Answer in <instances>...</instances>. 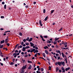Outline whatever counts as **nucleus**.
Segmentation results:
<instances>
[{
  "mask_svg": "<svg viewBox=\"0 0 73 73\" xmlns=\"http://www.w3.org/2000/svg\"><path fill=\"white\" fill-rule=\"evenodd\" d=\"M6 7H7V5H5L4 6V7L5 9H6Z\"/></svg>",
  "mask_w": 73,
  "mask_h": 73,
  "instance_id": "41",
  "label": "nucleus"
},
{
  "mask_svg": "<svg viewBox=\"0 0 73 73\" xmlns=\"http://www.w3.org/2000/svg\"><path fill=\"white\" fill-rule=\"evenodd\" d=\"M8 40V39H5V43H7Z\"/></svg>",
  "mask_w": 73,
  "mask_h": 73,
  "instance_id": "15",
  "label": "nucleus"
},
{
  "mask_svg": "<svg viewBox=\"0 0 73 73\" xmlns=\"http://www.w3.org/2000/svg\"><path fill=\"white\" fill-rule=\"evenodd\" d=\"M40 70L42 72H43L44 71V68H40Z\"/></svg>",
  "mask_w": 73,
  "mask_h": 73,
  "instance_id": "29",
  "label": "nucleus"
},
{
  "mask_svg": "<svg viewBox=\"0 0 73 73\" xmlns=\"http://www.w3.org/2000/svg\"><path fill=\"white\" fill-rule=\"evenodd\" d=\"M39 58H42V59H43V60H45V61H46V60H45V59L43 57H40Z\"/></svg>",
  "mask_w": 73,
  "mask_h": 73,
  "instance_id": "20",
  "label": "nucleus"
},
{
  "mask_svg": "<svg viewBox=\"0 0 73 73\" xmlns=\"http://www.w3.org/2000/svg\"><path fill=\"white\" fill-rule=\"evenodd\" d=\"M6 45H7V46H9L10 44L9 43H6Z\"/></svg>",
  "mask_w": 73,
  "mask_h": 73,
  "instance_id": "34",
  "label": "nucleus"
},
{
  "mask_svg": "<svg viewBox=\"0 0 73 73\" xmlns=\"http://www.w3.org/2000/svg\"><path fill=\"white\" fill-rule=\"evenodd\" d=\"M47 42L48 43H51V41H47Z\"/></svg>",
  "mask_w": 73,
  "mask_h": 73,
  "instance_id": "48",
  "label": "nucleus"
},
{
  "mask_svg": "<svg viewBox=\"0 0 73 73\" xmlns=\"http://www.w3.org/2000/svg\"><path fill=\"white\" fill-rule=\"evenodd\" d=\"M25 8H28L29 7H28V5H27L25 6Z\"/></svg>",
  "mask_w": 73,
  "mask_h": 73,
  "instance_id": "50",
  "label": "nucleus"
},
{
  "mask_svg": "<svg viewBox=\"0 0 73 73\" xmlns=\"http://www.w3.org/2000/svg\"><path fill=\"white\" fill-rule=\"evenodd\" d=\"M37 73H41V72L40 71H36Z\"/></svg>",
  "mask_w": 73,
  "mask_h": 73,
  "instance_id": "46",
  "label": "nucleus"
},
{
  "mask_svg": "<svg viewBox=\"0 0 73 73\" xmlns=\"http://www.w3.org/2000/svg\"><path fill=\"white\" fill-rule=\"evenodd\" d=\"M33 39V38H31L29 40V42H30V41H31Z\"/></svg>",
  "mask_w": 73,
  "mask_h": 73,
  "instance_id": "12",
  "label": "nucleus"
},
{
  "mask_svg": "<svg viewBox=\"0 0 73 73\" xmlns=\"http://www.w3.org/2000/svg\"><path fill=\"white\" fill-rule=\"evenodd\" d=\"M57 59H58V60H60V57L58 56Z\"/></svg>",
  "mask_w": 73,
  "mask_h": 73,
  "instance_id": "55",
  "label": "nucleus"
},
{
  "mask_svg": "<svg viewBox=\"0 0 73 73\" xmlns=\"http://www.w3.org/2000/svg\"><path fill=\"white\" fill-rule=\"evenodd\" d=\"M4 17V16H1V19H3Z\"/></svg>",
  "mask_w": 73,
  "mask_h": 73,
  "instance_id": "52",
  "label": "nucleus"
},
{
  "mask_svg": "<svg viewBox=\"0 0 73 73\" xmlns=\"http://www.w3.org/2000/svg\"><path fill=\"white\" fill-rule=\"evenodd\" d=\"M23 50H22L23 52H24V51H25V50H25V49H26V48H25V47H23Z\"/></svg>",
  "mask_w": 73,
  "mask_h": 73,
  "instance_id": "7",
  "label": "nucleus"
},
{
  "mask_svg": "<svg viewBox=\"0 0 73 73\" xmlns=\"http://www.w3.org/2000/svg\"><path fill=\"white\" fill-rule=\"evenodd\" d=\"M56 72H58V70H59V68H58V67H57L56 68Z\"/></svg>",
  "mask_w": 73,
  "mask_h": 73,
  "instance_id": "18",
  "label": "nucleus"
},
{
  "mask_svg": "<svg viewBox=\"0 0 73 73\" xmlns=\"http://www.w3.org/2000/svg\"><path fill=\"white\" fill-rule=\"evenodd\" d=\"M44 48L45 49H48V47L47 46H46L45 47H44Z\"/></svg>",
  "mask_w": 73,
  "mask_h": 73,
  "instance_id": "14",
  "label": "nucleus"
},
{
  "mask_svg": "<svg viewBox=\"0 0 73 73\" xmlns=\"http://www.w3.org/2000/svg\"><path fill=\"white\" fill-rule=\"evenodd\" d=\"M60 51L59 50H56V52H57V53H59V52Z\"/></svg>",
  "mask_w": 73,
  "mask_h": 73,
  "instance_id": "42",
  "label": "nucleus"
},
{
  "mask_svg": "<svg viewBox=\"0 0 73 73\" xmlns=\"http://www.w3.org/2000/svg\"><path fill=\"white\" fill-rule=\"evenodd\" d=\"M62 55L63 57H65V55L64 54V53H63V52L62 53Z\"/></svg>",
  "mask_w": 73,
  "mask_h": 73,
  "instance_id": "25",
  "label": "nucleus"
},
{
  "mask_svg": "<svg viewBox=\"0 0 73 73\" xmlns=\"http://www.w3.org/2000/svg\"><path fill=\"white\" fill-rule=\"evenodd\" d=\"M27 62L28 63H32V61H30L29 60H28Z\"/></svg>",
  "mask_w": 73,
  "mask_h": 73,
  "instance_id": "26",
  "label": "nucleus"
},
{
  "mask_svg": "<svg viewBox=\"0 0 73 73\" xmlns=\"http://www.w3.org/2000/svg\"><path fill=\"white\" fill-rule=\"evenodd\" d=\"M26 49H28L30 48V46H26L25 47Z\"/></svg>",
  "mask_w": 73,
  "mask_h": 73,
  "instance_id": "19",
  "label": "nucleus"
},
{
  "mask_svg": "<svg viewBox=\"0 0 73 73\" xmlns=\"http://www.w3.org/2000/svg\"><path fill=\"white\" fill-rule=\"evenodd\" d=\"M35 50L36 53H37L38 52V50Z\"/></svg>",
  "mask_w": 73,
  "mask_h": 73,
  "instance_id": "57",
  "label": "nucleus"
},
{
  "mask_svg": "<svg viewBox=\"0 0 73 73\" xmlns=\"http://www.w3.org/2000/svg\"><path fill=\"white\" fill-rule=\"evenodd\" d=\"M48 68H49L48 70H51V67L50 66H49V67H48Z\"/></svg>",
  "mask_w": 73,
  "mask_h": 73,
  "instance_id": "28",
  "label": "nucleus"
},
{
  "mask_svg": "<svg viewBox=\"0 0 73 73\" xmlns=\"http://www.w3.org/2000/svg\"><path fill=\"white\" fill-rule=\"evenodd\" d=\"M24 44V42H21V45H23Z\"/></svg>",
  "mask_w": 73,
  "mask_h": 73,
  "instance_id": "49",
  "label": "nucleus"
},
{
  "mask_svg": "<svg viewBox=\"0 0 73 73\" xmlns=\"http://www.w3.org/2000/svg\"><path fill=\"white\" fill-rule=\"evenodd\" d=\"M13 64H14V63L13 62H11L10 63V65H13Z\"/></svg>",
  "mask_w": 73,
  "mask_h": 73,
  "instance_id": "35",
  "label": "nucleus"
},
{
  "mask_svg": "<svg viewBox=\"0 0 73 73\" xmlns=\"http://www.w3.org/2000/svg\"><path fill=\"white\" fill-rule=\"evenodd\" d=\"M20 48H23V46L21 45H20L19 46Z\"/></svg>",
  "mask_w": 73,
  "mask_h": 73,
  "instance_id": "56",
  "label": "nucleus"
},
{
  "mask_svg": "<svg viewBox=\"0 0 73 73\" xmlns=\"http://www.w3.org/2000/svg\"><path fill=\"white\" fill-rule=\"evenodd\" d=\"M38 54V53H36L34 55L35 57H37V55Z\"/></svg>",
  "mask_w": 73,
  "mask_h": 73,
  "instance_id": "32",
  "label": "nucleus"
},
{
  "mask_svg": "<svg viewBox=\"0 0 73 73\" xmlns=\"http://www.w3.org/2000/svg\"><path fill=\"white\" fill-rule=\"evenodd\" d=\"M19 35L20 36H22V34L21 33H19Z\"/></svg>",
  "mask_w": 73,
  "mask_h": 73,
  "instance_id": "40",
  "label": "nucleus"
},
{
  "mask_svg": "<svg viewBox=\"0 0 73 73\" xmlns=\"http://www.w3.org/2000/svg\"><path fill=\"white\" fill-rule=\"evenodd\" d=\"M58 64L59 66H61V62H58Z\"/></svg>",
  "mask_w": 73,
  "mask_h": 73,
  "instance_id": "6",
  "label": "nucleus"
},
{
  "mask_svg": "<svg viewBox=\"0 0 73 73\" xmlns=\"http://www.w3.org/2000/svg\"><path fill=\"white\" fill-rule=\"evenodd\" d=\"M45 13V9H43V13Z\"/></svg>",
  "mask_w": 73,
  "mask_h": 73,
  "instance_id": "43",
  "label": "nucleus"
},
{
  "mask_svg": "<svg viewBox=\"0 0 73 73\" xmlns=\"http://www.w3.org/2000/svg\"><path fill=\"white\" fill-rule=\"evenodd\" d=\"M39 24L41 27H42V22H41V20H40L39 21Z\"/></svg>",
  "mask_w": 73,
  "mask_h": 73,
  "instance_id": "4",
  "label": "nucleus"
},
{
  "mask_svg": "<svg viewBox=\"0 0 73 73\" xmlns=\"http://www.w3.org/2000/svg\"><path fill=\"white\" fill-rule=\"evenodd\" d=\"M28 55L27 54V55H26L25 56V57H28Z\"/></svg>",
  "mask_w": 73,
  "mask_h": 73,
  "instance_id": "53",
  "label": "nucleus"
},
{
  "mask_svg": "<svg viewBox=\"0 0 73 73\" xmlns=\"http://www.w3.org/2000/svg\"><path fill=\"white\" fill-rule=\"evenodd\" d=\"M3 47V45H2L0 47V48H2Z\"/></svg>",
  "mask_w": 73,
  "mask_h": 73,
  "instance_id": "47",
  "label": "nucleus"
},
{
  "mask_svg": "<svg viewBox=\"0 0 73 73\" xmlns=\"http://www.w3.org/2000/svg\"><path fill=\"white\" fill-rule=\"evenodd\" d=\"M8 58H9V57H8V56H7L6 57V60H8Z\"/></svg>",
  "mask_w": 73,
  "mask_h": 73,
  "instance_id": "58",
  "label": "nucleus"
},
{
  "mask_svg": "<svg viewBox=\"0 0 73 73\" xmlns=\"http://www.w3.org/2000/svg\"><path fill=\"white\" fill-rule=\"evenodd\" d=\"M31 52V50H29L27 51V52H28V53H29V52Z\"/></svg>",
  "mask_w": 73,
  "mask_h": 73,
  "instance_id": "51",
  "label": "nucleus"
},
{
  "mask_svg": "<svg viewBox=\"0 0 73 73\" xmlns=\"http://www.w3.org/2000/svg\"><path fill=\"white\" fill-rule=\"evenodd\" d=\"M61 65H63V66H65V62L64 61L61 62Z\"/></svg>",
  "mask_w": 73,
  "mask_h": 73,
  "instance_id": "3",
  "label": "nucleus"
},
{
  "mask_svg": "<svg viewBox=\"0 0 73 73\" xmlns=\"http://www.w3.org/2000/svg\"><path fill=\"white\" fill-rule=\"evenodd\" d=\"M43 37H44V38H48V36H43Z\"/></svg>",
  "mask_w": 73,
  "mask_h": 73,
  "instance_id": "30",
  "label": "nucleus"
},
{
  "mask_svg": "<svg viewBox=\"0 0 73 73\" xmlns=\"http://www.w3.org/2000/svg\"><path fill=\"white\" fill-rule=\"evenodd\" d=\"M71 7L72 8H73V5H71Z\"/></svg>",
  "mask_w": 73,
  "mask_h": 73,
  "instance_id": "64",
  "label": "nucleus"
},
{
  "mask_svg": "<svg viewBox=\"0 0 73 73\" xmlns=\"http://www.w3.org/2000/svg\"><path fill=\"white\" fill-rule=\"evenodd\" d=\"M19 52V51H18V50H16L15 51V53H18Z\"/></svg>",
  "mask_w": 73,
  "mask_h": 73,
  "instance_id": "38",
  "label": "nucleus"
},
{
  "mask_svg": "<svg viewBox=\"0 0 73 73\" xmlns=\"http://www.w3.org/2000/svg\"><path fill=\"white\" fill-rule=\"evenodd\" d=\"M65 72V70H63L62 71V73H64V72Z\"/></svg>",
  "mask_w": 73,
  "mask_h": 73,
  "instance_id": "60",
  "label": "nucleus"
},
{
  "mask_svg": "<svg viewBox=\"0 0 73 73\" xmlns=\"http://www.w3.org/2000/svg\"><path fill=\"white\" fill-rule=\"evenodd\" d=\"M56 38L55 39V41H57V40H59V39H60V38Z\"/></svg>",
  "mask_w": 73,
  "mask_h": 73,
  "instance_id": "13",
  "label": "nucleus"
},
{
  "mask_svg": "<svg viewBox=\"0 0 73 73\" xmlns=\"http://www.w3.org/2000/svg\"><path fill=\"white\" fill-rule=\"evenodd\" d=\"M54 10H53L51 11V13H53V12H54Z\"/></svg>",
  "mask_w": 73,
  "mask_h": 73,
  "instance_id": "27",
  "label": "nucleus"
},
{
  "mask_svg": "<svg viewBox=\"0 0 73 73\" xmlns=\"http://www.w3.org/2000/svg\"><path fill=\"white\" fill-rule=\"evenodd\" d=\"M32 68V66L31 65H30V66H29V68H28V69L29 70H30V69H31Z\"/></svg>",
  "mask_w": 73,
  "mask_h": 73,
  "instance_id": "8",
  "label": "nucleus"
},
{
  "mask_svg": "<svg viewBox=\"0 0 73 73\" xmlns=\"http://www.w3.org/2000/svg\"><path fill=\"white\" fill-rule=\"evenodd\" d=\"M62 44H64L65 48H66V47H67V42H65V43H62Z\"/></svg>",
  "mask_w": 73,
  "mask_h": 73,
  "instance_id": "1",
  "label": "nucleus"
},
{
  "mask_svg": "<svg viewBox=\"0 0 73 73\" xmlns=\"http://www.w3.org/2000/svg\"><path fill=\"white\" fill-rule=\"evenodd\" d=\"M53 44H54V45H55V44H57V41H54L53 42Z\"/></svg>",
  "mask_w": 73,
  "mask_h": 73,
  "instance_id": "22",
  "label": "nucleus"
},
{
  "mask_svg": "<svg viewBox=\"0 0 73 73\" xmlns=\"http://www.w3.org/2000/svg\"><path fill=\"white\" fill-rule=\"evenodd\" d=\"M31 50H33V52H34L36 50H35V48H33V49H31Z\"/></svg>",
  "mask_w": 73,
  "mask_h": 73,
  "instance_id": "33",
  "label": "nucleus"
},
{
  "mask_svg": "<svg viewBox=\"0 0 73 73\" xmlns=\"http://www.w3.org/2000/svg\"><path fill=\"white\" fill-rule=\"evenodd\" d=\"M2 4H3H3H5V2H3L2 3Z\"/></svg>",
  "mask_w": 73,
  "mask_h": 73,
  "instance_id": "59",
  "label": "nucleus"
},
{
  "mask_svg": "<svg viewBox=\"0 0 73 73\" xmlns=\"http://www.w3.org/2000/svg\"><path fill=\"white\" fill-rule=\"evenodd\" d=\"M25 44L26 45H29V43H27V42H25Z\"/></svg>",
  "mask_w": 73,
  "mask_h": 73,
  "instance_id": "36",
  "label": "nucleus"
},
{
  "mask_svg": "<svg viewBox=\"0 0 73 73\" xmlns=\"http://www.w3.org/2000/svg\"><path fill=\"white\" fill-rule=\"evenodd\" d=\"M4 42H5V40H3L2 41H1V44H3V43H4Z\"/></svg>",
  "mask_w": 73,
  "mask_h": 73,
  "instance_id": "9",
  "label": "nucleus"
},
{
  "mask_svg": "<svg viewBox=\"0 0 73 73\" xmlns=\"http://www.w3.org/2000/svg\"><path fill=\"white\" fill-rule=\"evenodd\" d=\"M67 58H66L65 59V61L66 62V64H67L68 63V61H67Z\"/></svg>",
  "mask_w": 73,
  "mask_h": 73,
  "instance_id": "17",
  "label": "nucleus"
},
{
  "mask_svg": "<svg viewBox=\"0 0 73 73\" xmlns=\"http://www.w3.org/2000/svg\"><path fill=\"white\" fill-rule=\"evenodd\" d=\"M21 70L22 71L21 72V73H24V70L22 69Z\"/></svg>",
  "mask_w": 73,
  "mask_h": 73,
  "instance_id": "21",
  "label": "nucleus"
},
{
  "mask_svg": "<svg viewBox=\"0 0 73 73\" xmlns=\"http://www.w3.org/2000/svg\"><path fill=\"white\" fill-rule=\"evenodd\" d=\"M26 40H26V39H24L23 40V42H26Z\"/></svg>",
  "mask_w": 73,
  "mask_h": 73,
  "instance_id": "44",
  "label": "nucleus"
},
{
  "mask_svg": "<svg viewBox=\"0 0 73 73\" xmlns=\"http://www.w3.org/2000/svg\"><path fill=\"white\" fill-rule=\"evenodd\" d=\"M35 49H38V47H37V46L36 47H35Z\"/></svg>",
  "mask_w": 73,
  "mask_h": 73,
  "instance_id": "62",
  "label": "nucleus"
},
{
  "mask_svg": "<svg viewBox=\"0 0 73 73\" xmlns=\"http://www.w3.org/2000/svg\"><path fill=\"white\" fill-rule=\"evenodd\" d=\"M30 44L31 45V46L32 47L35 45V44H33V43H32L31 42H30Z\"/></svg>",
  "mask_w": 73,
  "mask_h": 73,
  "instance_id": "5",
  "label": "nucleus"
},
{
  "mask_svg": "<svg viewBox=\"0 0 73 73\" xmlns=\"http://www.w3.org/2000/svg\"><path fill=\"white\" fill-rule=\"evenodd\" d=\"M48 17L47 16L45 18V19L44 20V21H47L48 20Z\"/></svg>",
  "mask_w": 73,
  "mask_h": 73,
  "instance_id": "11",
  "label": "nucleus"
},
{
  "mask_svg": "<svg viewBox=\"0 0 73 73\" xmlns=\"http://www.w3.org/2000/svg\"><path fill=\"white\" fill-rule=\"evenodd\" d=\"M42 41H45V40L44 39V38L42 39Z\"/></svg>",
  "mask_w": 73,
  "mask_h": 73,
  "instance_id": "61",
  "label": "nucleus"
},
{
  "mask_svg": "<svg viewBox=\"0 0 73 73\" xmlns=\"http://www.w3.org/2000/svg\"><path fill=\"white\" fill-rule=\"evenodd\" d=\"M26 46V45H25V44H23V46Z\"/></svg>",
  "mask_w": 73,
  "mask_h": 73,
  "instance_id": "63",
  "label": "nucleus"
},
{
  "mask_svg": "<svg viewBox=\"0 0 73 73\" xmlns=\"http://www.w3.org/2000/svg\"><path fill=\"white\" fill-rule=\"evenodd\" d=\"M45 52L46 54H48V51L47 50H45Z\"/></svg>",
  "mask_w": 73,
  "mask_h": 73,
  "instance_id": "10",
  "label": "nucleus"
},
{
  "mask_svg": "<svg viewBox=\"0 0 73 73\" xmlns=\"http://www.w3.org/2000/svg\"><path fill=\"white\" fill-rule=\"evenodd\" d=\"M27 65H26L25 66H23L22 68V69L23 70H24V69H26L27 68Z\"/></svg>",
  "mask_w": 73,
  "mask_h": 73,
  "instance_id": "2",
  "label": "nucleus"
},
{
  "mask_svg": "<svg viewBox=\"0 0 73 73\" xmlns=\"http://www.w3.org/2000/svg\"><path fill=\"white\" fill-rule=\"evenodd\" d=\"M42 55L44 57H46V56H45V53H43Z\"/></svg>",
  "mask_w": 73,
  "mask_h": 73,
  "instance_id": "16",
  "label": "nucleus"
},
{
  "mask_svg": "<svg viewBox=\"0 0 73 73\" xmlns=\"http://www.w3.org/2000/svg\"><path fill=\"white\" fill-rule=\"evenodd\" d=\"M17 55V54L16 53H14V54H13V56H16Z\"/></svg>",
  "mask_w": 73,
  "mask_h": 73,
  "instance_id": "37",
  "label": "nucleus"
},
{
  "mask_svg": "<svg viewBox=\"0 0 73 73\" xmlns=\"http://www.w3.org/2000/svg\"><path fill=\"white\" fill-rule=\"evenodd\" d=\"M29 37H28L26 39V40H27V41H28V40H29Z\"/></svg>",
  "mask_w": 73,
  "mask_h": 73,
  "instance_id": "39",
  "label": "nucleus"
},
{
  "mask_svg": "<svg viewBox=\"0 0 73 73\" xmlns=\"http://www.w3.org/2000/svg\"><path fill=\"white\" fill-rule=\"evenodd\" d=\"M46 58L47 60H48V61H50V59H49V58L48 57H46Z\"/></svg>",
  "mask_w": 73,
  "mask_h": 73,
  "instance_id": "23",
  "label": "nucleus"
},
{
  "mask_svg": "<svg viewBox=\"0 0 73 73\" xmlns=\"http://www.w3.org/2000/svg\"><path fill=\"white\" fill-rule=\"evenodd\" d=\"M40 37H41V38H42H42H43V37H42V35H40Z\"/></svg>",
  "mask_w": 73,
  "mask_h": 73,
  "instance_id": "54",
  "label": "nucleus"
},
{
  "mask_svg": "<svg viewBox=\"0 0 73 73\" xmlns=\"http://www.w3.org/2000/svg\"><path fill=\"white\" fill-rule=\"evenodd\" d=\"M62 29L63 28L62 27H61L59 30V32H60V31H61L62 30Z\"/></svg>",
  "mask_w": 73,
  "mask_h": 73,
  "instance_id": "24",
  "label": "nucleus"
},
{
  "mask_svg": "<svg viewBox=\"0 0 73 73\" xmlns=\"http://www.w3.org/2000/svg\"><path fill=\"white\" fill-rule=\"evenodd\" d=\"M61 69L62 70H65V69H64V67L62 68Z\"/></svg>",
  "mask_w": 73,
  "mask_h": 73,
  "instance_id": "45",
  "label": "nucleus"
},
{
  "mask_svg": "<svg viewBox=\"0 0 73 73\" xmlns=\"http://www.w3.org/2000/svg\"><path fill=\"white\" fill-rule=\"evenodd\" d=\"M3 50H6V51H7V50H8V48H3Z\"/></svg>",
  "mask_w": 73,
  "mask_h": 73,
  "instance_id": "31",
  "label": "nucleus"
}]
</instances>
